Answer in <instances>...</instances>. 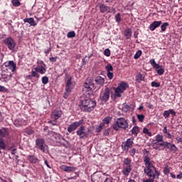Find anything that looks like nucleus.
Returning <instances> with one entry per match:
<instances>
[{
  "mask_svg": "<svg viewBox=\"0 0 182 182\" xmlns=\"http://www.w3.org/2000/svg\"><path fill=\"white\" fill-rule=\"evenodd\" d=\"M152 87H160V82H156L155 81H153L151 82Z\"/></svg>",
  "mask_w": 182,
  "mask_h": 182,
  "instance_id": "obj_47",
  "label": "nucleus"
},
{
  "mask_svg": "<svg viewBox=\"0 0 182 182\" xmlns=\"http://www.w3.org/2000/svg\"><path fill=\"white\" fill-rule=\"evenodd\" d=\"M144 182H154V178H151L150 179H146Z\"/></svg>",
  "mask_w": 182,
  "mask_h": 182,
  "instance_id": "obj_62",
  "label": "nucleus"
},
{
  "mask_svg": "<svg viewBox=\"0 0 182 182\" xmlns=\"http://www.w3.org/2000/svg\"><path fill=\"white\" fill-rule=\"evenodd\" d=\"M28 161H30L32 164H35L36 163H38V159L36 156H35V155H29L28 156Z\"/></svg>",
  "mask_w": 182,
  "mask_h": 182,
  "instance_id": "obj_24",
  "label": "nucleus"
},
{
  "mask_svg": "<svg viewBox=\"0 0 182 182\" xmlns=\"http://www.w3.org/2000/svg\"><path fill=\"white\" fill-rule=\"evenodd\" d=\"M128 85L126 82H121L117 87H113L116 97H122V93L127 89Z\"/></svg>",
  "mask_w": 182,
  "mask_h": 182,
  "instance_id": "obj_7",
  "label": "nucleus"
},
{
  "mask_svg": "<svg viewBox=\"0 0 182 182\" xmlns=\"http://www.w3.org/2000/svg\"><path fill=\"white\" fill-rule=\"evenodd\" d=\"M6 149V144H5V141L4 139L0 138V150H5Z\"/></svg>",
  "mask_w": 182,
  "mask_h": 182,
  "instance_id": "obj_32",
  "label": "nucleus"
},
{
  "mask_svg": "<svg viewBox=\"0 0 182 182\" xmlns=\"http://www.w3.org/2000/svg\"><path fill=\"white\" fill-rule=\"evenodd\" d=\"M62 114H63L62 110L54 109L51 113V119H53V120H58L62 117Z\"/></svg>",
  "mask_w": 182,
  "mask_h": 182,
  "instance_id": "obj_14",
  "label": "nucleus"
},
{
  "mask_svg": "<svg viewBox=\"0 0 182 182\" xmlns=\"http://www.w3.org/2000/svg\"><path fill=\"white\" fill-rule=\"evenodd\" d=\"M124 166H132V160L129 159V158L124 159Z\"/></svg>",
  "mask_w": 182,
  "mask_h": 182,
  "instance_id": "obj_30",
  "label": "nucleus"
},
{
  "mask_svg": "<svg viewBox=\"0 0 182 182\" xmlns=\"http://www.w3.org/2000/svg\"><path fill=\"white\" fill-rule=\"evenodd\" d=\"M23 22L29 23L31 26H36V22L33 18H24Z\"/></svg>",
  "mask_w": 182,
  "mask_h": 182,
  "instance_id": "obj_23",
  "label": "nucleus"
},
{
  "mask_svg": "<svg viewBox=\"0 0 182 182\" xmlns=\"http://www.w3.org/2000/svg\"><path fill=\"white\" fill-rule=\"evenodd\" d=\"M38 73H41V75H45L46 73V68L43 67V65H38L31 71V74L26 75V79H28L29 80H32V77H36V79H39L40 75Z\"/></svg>",
  "mask_w": 182,
  "mask_h": 182,
  "instance_id": "obj_4",
  "label": "nucleus"
},
{
  "mask_svg": "<svg viewBox=\"0 0 182 182\" xmlns=\"http://www.w3.org/2000/svg\"><path fill=\"white\" fill-rule=\"evenodd\" d=\"M36 147L41 151H45V139L38 138L36 140Z\"/></svg>",
  "mask_w": 182,
  "mask_h": 182,
  "instance_id": "obj_12",
  "label": "nucleus"
},
{
  "mask_svg": "<svg viewBox=\"0 0 182 182\" xmlns=\"http://www.w3.org/2000/svg\"><path fill=\"white\" fill-rule=\"evenodd\" d=\"M41 80L43 85H48L49 83V78L46 76L43 77Z\"/></svg>",
  "mask_w": 182,
  "mask_h": 182,
  "instance_id": "obj_38",
  "label": "nucleus"
},
{
  "mask_svg": "<svg viewBox=\"0 0 182 182\" xmlns=\"http://www.w3.org/2000/svg\"><path fill=\"white\" fill-rule=\"evenodd\" d=\"M176 178L181 179L182 178V172L180 174L177 175Z\"/></svg>",
  "mask_w": 182,
  "mask_h": 182,
  "instance_id": "obj_64",
  "label": "nucleus"
},
{
  "mask_svg": "<svg viewBox=\"0 0 182 182\" xmlns=\"http://www.w3.org/2000/svg\"><path fill=\"white\" fill-rule=\"evenodd\" d=\"M103 127H105V124H100V125L96 127L95 132L97 133H100V132H102V130H103Z\"/></svg>",
  "mask_w": 182,
  "mask_h": 182,
  "instance_id": "obj_34",
  "label": "nucleus"
},
{
  "mask_svg": "<svg viewBox=\"0 0 182 182\" xmlns=\"http://www.w3.org/2000/svg\"><path fill=\"white\" fill-rule=\"evenodd\" d=\"M60 167L61 170L66 173H73V171H76V167L68 166L66 165H61Z\"/></svg>",
  "mask_w": 182,
  "mask_h": 182,
  "instance_id": "obj_17",
  "label": "nucleus"
},
{
  "mask_svg": "<svg viewBox=\"0 0 182 182\" xmlns=\"http://www.w3.org/2000/svg\"><path fill=\"white\" fill-rule=\"evenodd\" d=\"M12 4L14 6H21V2H19L18 0H12Z\"/></svg>",
  "mask_w": 182,
  "mask_h": 182,
  "instance_id": "obj_46",
  "label": "nucleus"
},
{
  "mask_svg": "<svg viewBox=\"0 0 182 182\" xmlns=\"http://www.w3.org/2000/svg\"><path fill=\"white\" fill-rule=\"evenodd\" d=\"M65 90L63 94L64 99H68L69 95L72 93V90L73 89V83L72 82V76H70L68 73H65Z\"/></svg>",
  "mask_w": 182,
  "mask_h": 182,
  "instance_id": "obj_3",
  "label": "nucleus"
},
{
  "mask_svg": "<svg viewBox=\"0 0 182 182\" xmlns=\"http://www.w3.org/2000/svg\"><path fill=\"white\" fill-rule=\"evenodd\" d=\"M132 33H133V31H132V28H128L124 30V36L126 38V39H130L132 38Z\"/></svg>",
  "mask_w": 182,
  "mask_h": 182,
  "instance_id": "obj_21",
  "label": "nucleus"
},
{
  "mask_svg": "<svg viewBox=\"0 0 182 182\" xmlns=\"http://www.w3.org/2000/svg\"><path fill=\"white\" fill-rule=\"evenodd\" d=\"M103 123H101L102 124H109L112 122V117L110 116H107L105 118L102 120Z\"/></svg>",
  "mask_w": 182,
  "mask_h": 182,
  "instance_id": "obj_29",
  "label": "nucleus"
},
{
  "mask_svg": "<svg viewBox=\"0 0 182 182\" xmlns=\"http://www.w3.org/2000/svg\"><path fill=\"white\" fill-rule=\"evenodd\" d=\"M98 6L100 8L101 14H105V12H107V14H109L112 11L109 6H107L102 3H99Z\"/></svg>",
  "mask_w": 182,
  "mask_h": 182,
  "instance_id": "obj_15",
  "label": "nucleus"
},
{
  "mask_svg": "<svg viewBox=\"0 0 182 182\" xmlns=\"http://www.w3.org/2000/svg\"><path fill=\"white\" fill-rule=\"evenodd\" d=\"M4 43L9 50H15V48H16V42H15V40H14L12 37H7L5 38Z\"/></svg>",
  "mask_w": 182,
  "mask_h": 182,
  "instance_id": "obj_8",
  "label": "nucleus"
},
{
  "mask_svg": "<svg viewBox=\"0 0 182 182\" xmlns=\"http://www.w3.org/2000/svg\"><path fill=\"white\" fill-rule=\"evenodd\" d=\"M95 81L96 85H97V86H100V87H102V86L105 85V80L104 77L98 75L95 77Z\"/></svg>",
  "mask_w": 182,
  "mask_h": 182,
  "instance_id": "obj_18",
  "label": "nucleus"
},
{
  "mask_svg": "<svg viewBox=\"0 0 182 182\" xmlns=\"http://www.w3.org/2000/svg\"><path fill=\"white\" fill-rule=\"evenodd\" d=\"M82 123L83 119H81L78 122H75L70 124L67 129L68 133H72V132H75V130H76V129H77V127H79V126H80V124H82Z\"/></svg>",
  "mask_w": 182,
  "mask_h": 182,
  "instance_id": "obj_11",
  "label": "nucleus"
},
{
  "mask_svg": "<svg viewBox=\"0 0 182 182\" xmlns=\"http://www.w3.org/2000/svg\"><path fill=\"white\" fill-rule=\"evenodd\" d=\"M52 50V46H50V47L48 48V50H45L46 55H48V53Z\"/></svg>",
  "mask_w": 182,
  "mask_h": 182,
  "instance_id": "obj_56",
  "label": "nucleus"
},
{
  "mask_svg": "<svg viewBox=\"0 0 182 182\" xmlns=\"http://www.w3.org/2000/svg\"><path fill=\"white\" fill-rule=\"evenodd\" d=\"M175 139H176L178 144V143H182V137L181 136H180L178 135H176Z\"/></svg>",
  "mask_w": 182,
  "mask_h": 182,
  "instance_id": "obj_52",
  "label": "nucleus"
},
{
  "mask_svg": "<svg viewBox=\"0 0 182 182\" xmlns=\"http://www.w3.org/2000/svg\"><path fill=\"white\" fill-rule=\"evenodd\" d=\"M6 66H8V68L11 69V70L13 72H15V70H16V64L12 60L9 61L8 64Z\"/></svg>",
  "mask_w": 182,
  "mask_h": 182,
  "instance_id": "obj_22",
  "label": "nucleus"
},
{
  "mask_svg": "<svg viewBox=\"0 0 182 182\" xmlns=\"http://www.w3.org/2000/svg\"><path fill=\"white\" fill-rule=\"evenodd\" d=\"M137 119L141 123L144 121V114H137Z\"/></svg>",
  "mask_w": 182,
  "mask_h": 182,
  "instance_id": "obj_45",
  "label": "nucleus"
},
{
  "mask_svg": "<svg viewBox=\"0 0 182 182\" xmlns=\"http://www.w3.org/2000/svg\"><path fill=\"white\" fill-rule=\"evenodd\" d=\"M136 153H139V149H136V148H133L129 151V154L132 157H134V154H136Z\"/></svg>",
  "mask_w": 182,
  "mask_h": 182,
  "instance_id": "obj_35",
  "label": "nucleus"
},
{
  "mask_svg": "<svg viewBox=\"0 0 182 182\" xmlns=\"http://www.w3.org/2000/svg\"><path fill=\"white\" fill-rule=\"evenodd\" d=\"M129 127V122L123 117L117 118L113 125V129L117 132L119 129L126 130Z\"/></svg>",
  "mask_w": 182,
  "mask_h": 182,
  "instance_id": "obj_5",
  "label": "nucleus"
},
{
  "mask_svg": "<svg viewBox=\"0 0 182 182\" xmlns=\"http://www.w3.org/2000/svg\"><path fill=\"white\" fill-rule=\"evenodd\" d=\"M85 130H86V127L83 125L80 126L77 130L76 134L77 136H80V139H85V137L87 136V133H86Z\"/></svg>",
  "mask_w": 182,
  "mask_h": 182,
  "instance_id": "obj_13",
  "label": "nucleus"
},
{
  "mask_svg": "<svg viewBox=\"0 0 182 182\" xmlns=\"http://www.w3.org/2000/svg\"><path fill=\"white\" fill-rule=\"evenodd\" d=\"M129 109H130V107L127 105H123V110L124 112H127L129 111Z\"/></svg>",
  "mask_w": 182,
  "mask_h": 182,
  "instance_id": "obj_54",
  "label": "nucleus"
},
{
  "mask_svg": "<svg viewBox=\"0 0 182 182\" xmlns=\"http://www.w3.org/2000/svg\"><path fill=\"white\" fill-rule=\"evenodd\" d=\"M56 59H57L56 57L55 58L51 57V58H50V61H51V62H56Z\"/></svg>",
  "mask_w": 182,
  "mask_h": 182,
  "instance_id": "obj_63",
  "label": "nucleus"
},
{
  "mask_svg": "<svg viewBox=\"0 0 182 182\" xmlns=\"http://www.w3.org/2000/svg\"><path fill=\"white\" fill-rule=\"evenodd\" d=\"M152 147L153 149H154L155 150H159L160 151V146L159 145V143L158 142H154L153 144H152Z\"/></svg>",
  "mask_w": 182,
  "mask_h": 182,
  "instance_id": "obj_43",
  "label": "nucleus"
},
{
  "mask_svg": "<svg viewBox=\"0 0 182 182\" xmlns=\"http://www.w3.org/2000/svg\"><path fill=\"white\" fill-rule=\"evenodd\" d=\"M143 132H144L145 134H147L148 136H152L151 132H149V129H148L147 128H144Z\"/></svg>",
  "mask_w": 182,
  "mask_h": 182,
  "instance_id": "obj_48",
  "label": "nucleus"
},
{
  "mask_svg": "<svg viewBox=\"0 0 182 182\" xmlns=\"http://www.w3.org/2000/svg\"><path fill=\"white\" fill-rule=\"evenodd\" d=\"M59 143L60 144H61V146H63L64 147H69L70 145L69 141H66V139H65L63 136H61Z\"/></svg>",
  "mask_w": 182,
  "mask_h": 182,
  "instance_id": "obj_26",
  "label": "nucleus"
},
{
  "mask_svg": "<svg viewBox=\"0 0 182 182\" xmlns=\"http://www.w3.org/2000/svg\"><path fill=\"white\" fill-rule=\"evenodd\" d=\"M68 38H75L76 36V33L75 31H70L67 34Z\"/></svg>",
  "mask_w": 182,
  "mask_h": 182,
  "instance_id": "obj_42",
  "label": "nucleus"
},
{
  "mask_svg": "<svg viewBox=\"0 0 182 182\" xmlns=\"http://www.w3.org/2000/svg\"><path fill=\"white\" fill-rule=\"evenodd\" d=\"M49 124H51L53 126H58L59 124H58V122L55 120L54 121H48Z\"/></svg>",
  "mask_w": 182,
  "mask_h": 182,
  "instance_id": "obj_55",
  "label": "nucleus"
},
{
  "mask_svg": "<svg viewBox=\"0 0 182 182\" xmlns=\"http://www.w3.org/2000/svg\"><path fill=\"white\" fill-rule=\"evenodd\" d=\"M155 142L156 143H161V141H164L163 135L158 134L156 136Z\"/></svg>",
  "mask_w": 182,
  "mask_h": 182,
  "instance_id": "obj_31",
  "label": "nucleus"
},
{
  "mask_svg": "<svg viewBox=\"0 0 182 182\" xmlns=\"http://www.w3.org/2000/svg\"><path fill=\"white\" fill-rule=\"evenodd\" d=\"M107 72H113V66L111 64H107L105 67Z\"/></svg>",
  "mask_w": 182,
  "mask_h": 182,
  "instance_id": "obj_40",
  "label": "nucleus"
},
{
  "mask_svg": "<svg viewBox=\"0 0 182 182\" xmlns=\"http://www.w3.org/2000/svg\"><path fill=\"white\" fill-rule=\"evenodd\" d=\"M110 92H112V90L109 87H106L104 91L101 92L100 95L101 102L106 103L110 99Z\"/></svg>",
  "mask_w": 182,
  "mask_h": 182,
  "instance_id": "obj_9",
  "label": "nucleus"
},
{
  "mask_svg": "<svg viewBox=\"0 0 182 182\" xmlns=\"http://www.w3.org/2000/svg\"><path fill=\"white\" fill-rule=\"evenodd\" d=\"M132 171V166H124V170L122 171L124 176H129Z\"/></svg>",
  "mask_w": 182,
  "mask_h": 182,
  "instance_id": "obj_27",
  "label": "nucleus"
},
{
  "mask_svg": "<svg viewBox=\"0 0 182 182\" xmlns=\"http://www.w3.org/2000/svg\"><path fill=\"white\" fill-rule=\"evenodd\" d=\"M149 63H151V65L154 66L156 63V60H154V59H151L150 60Z\"/></svg>",
  "mask_w": 182,
  "mask_h": 182,
  "instance_id": "obj_61",
  "label": "nucleus"
},
{
  "mask_svg": "<svg viewBox=\"0 0 182 182\" xmlns=\"http://www.w3.org/2000/svg\"><path fill=\"white\" fill-rule=\"evenodd\" d=\"M110 134V128L105 129L103 132V136H109Z\"/></svg>",
  "mask_w": 182,
  "mask_h": 182,
  "instance_id": "obj_49",
  "label": "nucleus"
},
{
  "mask_svg": "<svg viewBox=\"0 0 182 182\" xmlns=\"http://www.w3.org/2000/svg\"><path fill=\"white\" fill-rule=\"evenodd\" d=\"M95 84L92 81V78H88L86 80L85 82L84 83V87L87 90H92L93 87H95Z\"/></svg>",
  "mask_w": 182,
  "mask_h": 182,
  "instance_id": "obj_16",
  "label": "nucleus"
},
{
  "mask_svg": "<svg viewBox=\"0 0 182 182\" xmlns=\"http://www.w3.org/2000/svg\"><path fill=\"white\" fill-rule=\"evenodd\" d=\"M107 76L108 77V79H109L110 80H112V79H113V73L112 72H108L107 74Z\"/></svg>",
  "mask_w": 182,
  "mask_h": 182,
  "instance_id": "obj_51",
  "label": "nucleus"
},
{
  "mask_svg": "<svg viewBox=\"0 0 182 182\" xmlns=\"http://www.w3.org/2000/svg\"><path fill=\"white\" fill-rule=\"evenodd\" d=\"M25 133H26V134L28 136H31V134H33L34 132L32 128L29 127L26 129Z\"/></svg>",
  "mask_w": 182,
  "mask_h": 182,
  "instance_id": "obj_37",
  "label": "nucleus"
},
{
  "mask_svg": "<svg viewBox=\"0 0 182 182\" xmlns=\"http://www.w3.org/2000/svg\"><path fill=\"white\" fill-rule=\"evenodd\" d=\"M25 124V120L23 119H17L14 120V125H16V127H19V126H23Z\"/></svg>",
  "mask_w": 182,
  "mask_h": 182,
  "instance_id": "obj_25",
  "label": "nucleus"
},
{
  "mask_svg": "<svg viewBox=\"0 0 182 182\" xmlns=\"http://www.w3.org/2000/svg\"><path fill=\"white\" fill-rule=\"evenodd\" d=\"M162 22L161 21H154L153 23H151L149 26V29L153 31H154L156 28H159V26H160V25H161Z\"/></svg>",
  "mask_w": 182,
  "mask_h": 182,
  "instance_id": "obj_19",
  "label": "nucleus"
},
{
  "mask_svg": "<svg viewBox=\"0 0 182 182\" xmlns=\"http://www.w3.org/2000/svg\"><path fill=\"white\" fill-rule=\"evenodd\" d=\"M170 114H172V116H176L177 113L175 112L174 109H169Z\"/></svg>",
  "mask_w": 182,
  "mask_h": 182,
  "instance_id": "obj_58",
  "label": "nucleus"
},
{
  "mask_svg": "<svg viewBox=\"0 0 182 182\" xmlns=\"http://www.w3.org/2000/svg\"><path fill=\"white\" fill-rule=\"evenodd\" d=\"M104 55L107 57L110 56V50L109 48L105 49L104 51Z\"/></svg>",
  "mask_w": 182,
  "mask_h": 182,
  "instance_id": "obj_50",
  "label": "nucleus"
},
{
  "mask_svg": "<svg viewBox=\"0 0 182 182\" xmlns=\"http://www.w3.org/2000/svg\"><path fill=\"white\" fill-rule=\"evenodd\" d=\"M115 21L117 22V23H120V21H122L120 13H118L115 15Z\"/></svg>",
  "mask_w": 182,
  "mask_h": 182,
  "instance_id": "obj_39",
  "label": "nucleus"
},
{
  "mask_svg": "<svg viewBox=\"0 0 182 182\" xmlns=\"http://www.w3.org/2000/svg\"><path fill=\"white\" fill-rule=\"evenodd\" d=\"M164 174H168V173H170V169H168V168L166 167L164 170Z\"/></svg>",
  "mask_w": 182,
  "mask_h": 182,
  "instance_id": "obj_59",
  "label": "nucleus"
},
{
  "mask_svg": "<svg viewBox=\"0 0 182 182\" xmlns=\"http://www.w3.org/2000/svg\"><path fill=\"white\" fill-rule=\"evenodd\" d=\"M168 23L165 22L161 26V32H165L166 29H167V26H168Z\"/></svg>",
  "mask_w": 182,
  "mask_h": 182,
  "instance_id": "obj_36",
  "label": "nucleus"
},
{
  "mask_svg": "<svg viewBox=\"0 0 182 182\" xmlns=\"http://www.w3.org/2000/svg\"><path fill=\"white\" fill-rule=\"evenodd\" d=\"M134 37L135 38V39H137V38H139V30L134 31Z\"/></svg>",
  "mask_w": 182,
  "mask_h": 182,
  "instance_id": "obj_57",
  "label": "nucleus"
},
{
  "mask_svg": "<svg viewBox=\"0 0 182 182\" xmlns=\"http://www.w3.org/2000/svg\"><path fill=\"white\" fill-rule=\"evenodd\" d=\"M159 146L164 147V149H168L170 151V153H173V154L177 153V150L178 148L176 146V144H171L170 142L162 141L161 142H158Z\"/></svg>",
  "mask_w": 182,
  "mask_h": 182,
  "instance_id": "obj_6",
  "label": "nucleus"
},
{
  "mask_svg": "<svg viewBox=\"0 0 182 182\" xmlns=\"http://www.w3.org/2000/svg\"><path fill=\"white\" fill-rule=\"evenodd\" d=\"M144 161L146 167L144 169L145 174L149 178H159L160 176V171H157V168L151 164V160L150 157L145 156Z\"/></svg>",
  "mask_w": 182,
  "mask_h": 182,
  "instance_id": "obj_1",
  "label": "nucleus"
},
{
  "mask_svg": "<svg viewBox=\"0 0 182 182\" xmlns=\"http://www.w3.org/2000/svg\"><path fill=\"white\" fill-rule=\"evenodd\" d=\"M81 105L85 112H92L96 107V101L92 100L88 97L83 96L81 99Z\"/></svg>",
  "mask_w": 182,
  "mask_h": 182,
  "instance_id": "obj_2",
  "label": "nucleus"
},
{
  "mask_svg": "<svg viewBox=\"0 0 182 182\" xmlns=\"http://www.w3.org/2000/svg\"><path fill=\"white\" fill-rule=\"evenodd\" d=\"M157 73L159 75V76H161L164 73V68H159L157 70Z\"/></svg>",
  "mask_w": 182,
  "mask_h": 182,
  "instance_id": "obj_53",
  "label": "nucleus"
},
{
  "mask_svg": "<svg viewBox=\"0 0 182 182\" xmlns=\"http://www.w3.org/2000/svg\"><path fill=\"white\" fill-rule=\"evenodd\" d=\"M141 56V50H139L134 56V59H139Z\"/></svg>",
  "mask_w": 182,
  "mask_h": 182,
  "instance_id": "obj_44",
  "label": "nucleus"
},
{
  "mask_svg": "<svg viewBox=\"0 0 182 182\" xmlns=\"http://www.w3.org/2000/svg\"><path fill=\"white\" fill-rule=\"evenodd\" d=\"M142 80H144V77L143 76V75L141 73L137 74L136 76V82H137L138 83H141Z\"/></svg>",
  "mask_w": 182,
  "mask_h": 182,
  "instance_id": "obj_28",
  "label": "nucleus"
},
{
  "mask_svg": "<svg viewBox=\"0 0 182 182\" xmlns=\"http://www.w3.org/2000/svg\"><path fill=\"white\" fill-rule=\"evenodd\" d=\"M9 135V129L3 127L0 129V137H7Z\"/></svg>",
  "mask_w": 182,
  "mask_h": 182,
  "instance_id": "obj_20",
  "label": "nucleus"
},
{
  "mask_svg": "<svg viewBox=\"0 0 182 182\" xmlns=\"http://www.w3.org/2000/svg\"><path fill=\"white\" fill-rule=\"evenodd\" d=\"M132 134L134 136H137V134H139V127L135 126L132 128Z\"/></svg>",
  "mask_w": 182,
  "mask_h": 182,
  "instance_id": "obj_33",
  "label": "nucleus"
},
{
  "mask_svg": "<svg viewBox=\"0 0 182 182\" xmlns=\"http://www.w3.org/2000/svg\"><path fill=\"white\" fill-rule=\"evenodd\" d=\"M0 92H6V88L2 85H0Z\"/></svg>",
  "mask_w": 182,
  "mask_h": 182,
  "instance_id": "obj_60",
  "label": "nucleus"
},
{
  "mask_svg": "<svg viewBox=\"0 0 182 182\" xmlns=\"http://www.w3.org/2000/svg\"><path fill=\"white\" fill-rule=\"evenodd\" d=\"M133 144H134L133 139H127V141L125 142H123L122 144V149L123 151H129V149H132L133 147Z\"/></svg>",
  "mask_w": 182,
  "mask_h": 182,
  "instance_id": "obj_10",
  "label": "nucleus"
},
{
  "mask_svg": "<svg viewBox=\"0 0 182 182\" xmlns=\"http://www.w3.org/2000/svg\"><path fill=\"white\" fill-rule=\"evenodd\" d=\"M163 116L165 119H168L170 117V109L164 111Z\"/></svg>",
  "mask_w": 182,
  "mask_h": 182,
  "instance_id": "obj_41",
  "label": "nucleus"
}]
</instances>
